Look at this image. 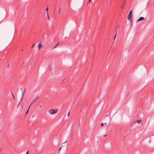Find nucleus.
Instances as JSON below:
<instances>
[{
  "instance_id": "nucleus-13",
  "label": "nucleus",
  "mask_w": 154,
  "mask_h": 154,
  "mask_svg": "<svg viewBox=\"0 0 154 154\" xmlns=\"http://www.w3.org/2000/svg\"><path fill=\"white\" fill-rule=\"evenodd\" d=\"M47 16H48V19L49 20V16H48V12H47Z\"/></svg>"
},
{
  "instance_id": "nucleus-12",
  "label": "nucleus",
  "mask_w": 154,
  "mask_h": 154,
  "mask_svg": "<svg viewBox=\"0 0 154 154\" xmlns=\"http://www.w3.org/2000/svg\"><path fill=\"white\" fill-rule=\"evenodd\" d=\"M28 111H29V109H28V110L26 112V114H27L28 113Z\"/></svg>"
},
{
  "instance_id": "nucleus-19",
  "label": "nucleus",
  "mask_w": 154,
  "mask_h": 154,
  "mask_svg": "<svg viewBox=\"0 0 154 154\" xmlns=\"http://www.w3.org/2000/svg\"><path fill=\"white\" fill-rule=\"evenodd\" d=\"M26 154H28V151H27L26 153Z\"/></svg>"
},
{
  "instance_id": "nucleus-4",
  "label": "nucleus",
  "mask_w": 154,
  "mask_h": 154,
  "mask_svg": "<svg viewBox=\"0 0 154 154\" xmlns=\"http://www.w3.org/2000/svg\"><path fill=\"white\" fill-rule=\"evenodd\" d=\"M144 18L143 17H140L137 20V22H138L140 21H141L144 19Z\"/></svg>"
},
{
  "instance_id": "nucleus-8",
  "label": "nucleus",
  "mask_w": 154,
  "mask_h": 154,
  "mask_svg": "<svg viewBox=\"0 0 154 154\" xmlns=\"http://www.w3.org/2000/svg\"><path fill=\"white\" fill-rule=\"evenodd\" d=\"M141 121V120H138L137 121V122H138L139 124H140Z\"/></svg>"
},
{
  "instance_id": "nucleus-20",
  "label": "nucleus",
  "mask_w": 154,
  "mask_h": 154,
  "mask_svg": "<svg viewBox=\"0 0 154 154\" xmlns=\"http://www.w3.org/2000/svg\"><path fill=\"white\" fill-rule=\"evenodd\" d=\"M91 1V0H89L88 2V3L89 2H90Z\"/></svg>"
},
{
  "instance_id": "nucleus-17",
  "label": "nucleus",
  "mask_w": 154,
  "mask_h": 154,
  "mask_svg": "<svg viewBox=\"0 0 154 154\" xmlns=\"http://www.w3.org/2000/svg\"><path fill=\"white\" fill-rule=\"evenodd\" d=\"M48 8H47L46 9V11H47V12H48Z\"/></svg>"
},
{
  "instance_id": "nucleus-21",
  "label": "nucleus",
  "mask_w": 154,
  "mask_h": 154,
  "mask_svg": "<svg viewBox=\"0 0 154 154\" xmlns=\"http://www.w3.org/2000/svg\"><path fill=\"white\" fill-rule=\"evenodd\" d=\"M61 148H60L59 149V150L60 151L61 149Z\"/></svg>"
},
{
  "instance_id": "nucleus-6",
  "label": "nucleus",
  "mask_w": 154,
  "mask_h": 154,
  "mask_svg": "<svg viewBox=\"0 0 154 154\" xmlns=\"http://www.w3.org/2000/svg\"><path fill=\"white\" fill-rule=\"evenodd\" d=\"M42 45L41 43H39L38 45V46L39 49H40L41 47H42Z\"/></svg>"
},
{
  "instance_id": "nucleus-26",
  "label": "nucleus",
  "mask_w": 154,
  "mask_h": 154,
  "mask_svg": "<svg viewBox=\"0 0 154 154\" xmlns=\"http://www.w3.org/2000/svg\"><path fill=\"white\" fill-rule=\"evenodd\" d=\"M33 45H32V47H33Z\"/></svg>"
},
{
  "instance_id": "nucleus-14",
  "label": "nucleus",
  "mask_w": 154,
  "mask_h": 154,
  "mask_svg": "<svg viewBox=\"0 0 154 154\" xmlns=\"http://www.w3.org/2000/svg\"><path fill=\"white\" fill-rule=\"evenodd\" d=\"M101 126H102V127H103V123H101Z\"/></svg>"
},
{
  "instance_id": "nucleus-3",
  "label": "nucleus",
  "mask_w": 154,
  "mask_h": 154,
  "mask_svg": "<svg viewBox=\"0 0 154 154\" xmlns=\"http://www.w3.org/2000/svg\"><path fill=\"white\" fill-rule=\"evenodd\" d=\"M26 91V89H23V91H22V97H21V101L22 100V98L23 97V96L24 95V94L25 93V92Z\"/></svg>"
},
{
  "instance_id": "nucleus-10",
  "label": "nucleus",
  "mask_w": 154,
  "mask_h": 154,
  "mask_svg": "<svg viewBox=\"0 0 154 154\" xmlns=\"http://www.w3.org/2000/svg\"><path fill=\"white\" fill-rule=\"evenodd\" d=\"M60 8L58 11V13L59 14H60Z\"/></svg>"
},
{
  "instance_id": "nucleus-11",
  "label": "nucleus",
  "mask_w": 154,
  "mask_h": 154,
  "mask_svg": "<svg viewBox=\"0 0 154 154\" xmlns=\"http://www.w3.org/2000/svg\"><path fill=\"white\" fill-rule=\"evenodd\" d=\"M11 94H12V97H13V98L14 99V95L13 94H12V92L11 93Z\"/></svg>"
},
{
  "instance_id": "nucleus-25",
  "label": "nucleus",
  "mask_w": 154,
  "mask_h": 154,
  "mask_svg": "<svg viewBox=\"0 0 154 154\" xmlns=\"http://www.w3.org/2000/svg\"><path fill=\"white\" fill-rule=\"evenodd\" d=\"M84 1H85V0H83V2H84Z\"/></svg>"
},
{
  "instance_id": "nucleus-1",
  "label": "nucleus",
  "mask_w": 154,
  "mask_h": 154,
  "mask_svg": "<svg viewBox=\"0 0 154 154\" xmlns=\"http://www.w3.org/2000/svg\"><path fill=\"white\" fill-rule=\"evenodd\" d=\"M132 11H131L128 16V19L130 20V21L132 22Z\"/></svg>"
},
{
  "instance_id": "nucleus-2",
  "label": "nucleus",
  "mask_w": 154,
  "mask_h": 154,
  "mask_svg": "<svg viewBox=\"0 0 154 154\" xmlns=\"http://www.w3.org/2000/svg\"><path fill=\"white\" fill-rule=\"evenodd\" d=\"M57 112V111H56L54 109H51L49 110V112L51 114H54L55 113Z\"/></svg>"
},
{
  "instance_id": "nucleus-18",
  "label": "nucleus",
  "mask_w": 154,
  "mask_h": 154,
  "mask_svg": "<svg viewBox=\"0 0 154 154\" xmlns=\"http://www.w3.org/2000/svg\"><path fill=\"white\" fill-rule=\"evenodd\" d=\"M70 112H69L68 113V116Z\"/></svg>"
},
{
  "instance_id": "nucleus-15",
  "label": "nucleus",
  "mask_w": 154,
  "mask_h": 154,
  "mask_svg": "<svg viewBox=\"0 0 154 154\" xmlns=\"http://www.w3.org/2000/svg\"><path fill=\"white\" fill-rule=\"evenodd\" d=\"M116 35H115L114 37V38H116Z\"/></svg>"
},
{
  "instance_id": "nucleus-5",
  "label": "nucleus",
  "mask_w": 154,
  "mask_h": 154,
  "mask_svg": "<svg viewBox=\"0 0 154 154\" xmlns=\"http://www.w3.org/2000/svg\"><path fill=\"white\" fill-rule=\"evenodd\" d=\"M38 98V97H37L34 100H33L32 102L30 104L31 105H32V104L34 103L35 101H36V99Z\"/></svg>"
},
{
  "instance_id": "nucleus-7",
  "label": "nucleus",
  "mask_w": 154,
  "mask_h": 154,
  "mask_svg": "<svg viewBox=\"0 0 154 154\" xmlns=\"http://www.w3.org/2000/svg\"><path fill=\"white\" fill-rule=\"evenodd\" d=\"M59 43H58L54 47L53 49H54V48H55L58 46V45H59Z\"/></svg>"
},
{
  "instance_id": "nucleus-22",
  "label": "nucleus",
  "mask_w": 154,
  "mask_h": 154,
  "mask_svg": "<svg viewBox=\"0 0 154 154\" xmlns=\"http://www.w3.org/2000/svg\"><path fill=\"white\" fill-rule=\"evenodd\" d=\"M106 136V135H104V136H104V137H105V136Z\"/></svg>"
},
{
  "instance_id": "nucleus-23",
  "label": "nucleus",
  "mask_w": 154,
  "mask_h": 154,
  "mask_svg": "<svg viewBox=\"0 0 154 154\" xmlns=\"http://www.w3.org/2000/svg\"><path fill=\"white\" fill-rule=\"evenodd\" d=\"M22 88H21V90H22Z\"/></svg>"
},
{
  "instance_id": "nucleus-16",
  "label": "nucleus",
  "mask_w": 154,
  "mask_h": 154,
  "mask_svg": "<svg viewBox=\"0 0 154 154\" xmlns=\"http://www.w3.org/2000/svg\"><path fill=\"white\" fill-rule=\"evenodd\" d=\"M31 105L30 104V105L29 106V108H28V109H29L31 106Z\"/></svg>"
},
{
  "instance_id": "nucleus-9",
  "label": "nucleus",
  "mask_w": 154,
  "mask_h": 154,
  "mask_svg": "<svg viewBox=\"0 0 154 154\" xmlns=\"http://www.w3.org/2000/svg\"><path fill=\"white\" fill-rule=\"evenodd\" d=\"M125 2H124V5H122V8H124V5H125Z\"/></svg>"
},
{
  "instance_id": "nucleus-24",
  "label": "nucleus",
  "mask_w": 154,
  "mask_h": 154,
  "mask_svg": "<svg viewBox=\"0 0 154 154\" xmlns=\"http://www.w3.org/2000/svg\"><path fill=\"white\" fill-rule=\"evenodd\" d=\"M108 116V115H106V116L107 117V116Z\"/></svg>"
}]
</instances>
